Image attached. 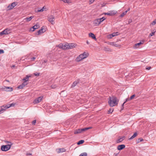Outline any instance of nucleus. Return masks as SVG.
Segmentation results:
<instances>
[{
	"label": "nucleus",
	"instance_id": "3c124183",
	"mask_svg": "<svg viewBox=\"0 0 156 156\" xmlns=\"http://www.w3.org/2000/svg\"><path fill=\"white\" fill-rule=\"evenodd\" d=\"M42 9L44 10H44L46 9V8L45 6H44Z\"/></svg>",
	"mask_w": 156,
	"mask_h": 156
},
{
	"label": "nucleus",
	"instance_id": "0e129e2a",
	"mask_svg": "<svg viewBox=\"0 0 156 156\" xmlns=\"http://www.w3.org/2000/svg\"><path fill=\"white\" fill-rule=\"evenodd\" d=\"M117 156V154H116L115 155V156Z\"/></svg>",
	"mask_w": 156,
	"mask_h": 156
},
{
	"label": "nucleus",
	"instance_id": "7ed1b4c3",
	"mask_svg": "<svg viewBox=\"0 0 156 156\" xmlns=\"http://www.w3.org/2000/svg\"><path fill=\"white\" fill-rule=\"evenodd\" d=\"M15 104L12 103L6 105H3L0 107V114L2 113L6 109L12 106H14Z\"/></svg>",
	"mask_w": 156,
	"mask_h": 156
},
{
	"label": "nucleus",
	"instance_id": "6e6552de",
	"mask_svg": "<svg viewBox=\"0 0 156 156\" xmlns=\"http://www.w3.org/2000/svg\"><path fill=\"white\" fill-rule=\"evenodd\" d=\"M108 44L114 46L116 47L120 48L121 47V45H120L117 44L115 42H108Z\"/></svg>",
	"mask_w": 156,
	"mask_h": 156
},
{
	"label": "nucleus",
	"instance_id": "338daca9",
	"mask_svg": "<svg viewBox=\"0 0 156 156\" xmlns=\"http://www.w3.org/2000/svg\"><path fill=\"white\" fill-rule=\"evenodd\" d=\"M135 47H136V46ZM135 48H136V47H135Z\"/></svg>",
	"mask_w": 156,
	"mask_h": 156
},
{
	"label": "nucleus",
	"instance_id": "de8ad7c7",
	"mask_svg": "<svg viewBox=\"0 0 156 156\" xmlns=\"http://www.w3.org/2000/svg\"><path fill=\"white\" fill-rule=\"evenodd\" d=\"M4 53L3 50L0 49V54L3 53Z\"/></svg>",
	"mask_w": 156,
	"mask_h": 156
},
{
	"label": "nucleus",
	"instance_id": "c85d7f7f",
	"mask_svg": "<svg viewBox=\"0 0 156 156\" xmlns=\"http://www.w3.org/2000/svg\"><path fill=\"white\" fill-rule=\"evenodd\" d=\"M144 41H142V42H140V43H137V44H135V45L136 46H139V45H140L141 44H143L144 42Z\"/></svg>",
	"mask_w": 156,
	"mask_h": 156
},
{
	"label": "nucleus",
	"instance_id": "49530a36",
	"mask_svg": "<svg viewBox=\"0 0 156 156\" xmlns=\"http://www.w3.org/2000/svg\"><path fill=\"white\" fill-rule=\"evenodd\" d=\"M105 15H109V16H111V14L110 12H107V13H105Z\"/></svg>",
	"mask_w": 156,
	"mask_h": 156
},
{
	"label": "nucleus",
	"instance_id": "f03ea898",
	"mask_svg": "<svg viewBox=\"0 0 156 156\" xmlns=\"http://www.w3.org/2000/svg\"><path fill=\"white\" fill-rule=\"evenodd\" d=\"M88 55V53L85 52H84L83 54H80L76 58V61L77 62H79L82 59L87 57Z\"/></svg>",
	"mask_w": 156,
	"mask_h": 156
},
{
	"label": "nucleus",
	"instance_id": "412c9836",
	"mask_svg": "<svg viewBox=\"0 0 156 156\" xmlns=\"http://www.w3.org/2000/svg\"><path fill=\"white\" fill-rule=\"evenodd\" d=\"M79 82V80H77L76 81L74 82L72 85V87H75Z\"/></svg>",
	"mask_w": 156,
	"mask_h": 156
},
{
	"label": "nucleus",
	"instance_id": "58836bf2",
	"mask_svg": "<svg viewBox=\"0 0 156 156\" xmlns=\"http://www.w3.org/2000/svg\"><path fill=\"white\" fill-rule=\"evenodd\" d=\"M135 94L133 95L130 97V98H129V100H131L133 99L135 97Z\"/></svg>",
	"mask_w": 156,
	"mask_h": 156
},
{
	"label": "nucleus",
	"instance_id": "ddd939ff",
	"mask_svg": "<svg viewBox=\"0 0 156 156\" xmlns=\"http://www.w3.org/2000/svg\"><path fill=\"white\" fill-rule=\"evenodd\" d=\"M93 23L96 26L98 25L99 24H100V23L99 21V19H96L94 20L93 22Z\"/></svg>",
	"mask_w": 156,
	"mask_h": 156
},
{
	"label": "nucleus",
	"instance_id": "4d7b16f0",
	"mask_svg": "<svg viewBox=\"0 0 156 156\" xmlns=\"http://www.w3.org/2000/svg\"><path fill=\"white\" fill-rule=\"evenodd\" d=\"M131 22H132V20L129 19V23H131Z\"/></svg>",
	"mask_w": 156,
	"mask_h": 156
},
{
	"label": "nucleus",
	"instance_id": "864d4df0",
	"mask_svg": "<svg viewBox=\"0 0 156 156\" xmlns=\"http://www.w3.org/2000/svg\"><path fill=\"white\" fill-rule=\"evenodd\" d=\"M35 59V58L34 57H33L31 58V60H33Z\"/></svg>",
	"mask_w": 156,
	"mask_h": 156
},
{
	"label": "nucleus",
	"instance_id": "680f3d73",
	"mask_svg": "<svg viewBox=\"0 0 156 156\" xmlns=\"http://www.w3.org/2000/svg\"><path fill=\"white\" fill-rule=\"evenodd\" d=\"M5 88H11V87H5Z\"/></svg>",
	"mask_w": 156,
	"mask_h": 156
},
{
	"label": "nucleus",
	"instance_id": "f257e3e1",
	"mask_svg": "<svg viewBox=\"0 0 156 156\" xmlns=\"http://www.w3.org/2000/svg\"><path fill=\"white\" fill-rule=\"evenodd\" d=\"M118 101L115 97L113 96L108 101L109 105L111 107L117 105L118 104Z\"/></svg>",
	"mask_w": 156,
	"mask_h": 156
},
{
	"label": "nucleus",
	"instance_id": "a211bd4d",
	"mask_svg": "<svg viewBox=\"0 0 156 156\" xmlns=\"http://www.w3.org/2000/svg\"><path fill=\"white\" fill-rule=\"evenodd\" d=\"M34 17V16H31L30 17L28 18L27 17L26 18L24 19V20H25L26 21L28 22L29 21H30L32 18H33Z\"/></svg>",
	"mask_w": 156,
	"mask_h": 156
},
{
	"label": "nucleus",
	"instance_id": "8fccbe9b",
	"mask_svg": "<svg viewBox=\"0 0 156 156\" xmlns=\"http://www.w3.org/2000/svg\"><path fill=\"white\" fill-rule=\"evenodd\" d=\"M151 67L150 66L148 67H147L146 68V69L147 70H150L151 69Z\"/></svg>",
	"mask_w": 156,
	"mask_h": 156
},
{
	"label": "nucleus",
	"instance_id": "f3484780",
	"mask_svg": "<svg viewBox=\"0 0 156 156\" xmlns=\"http://www.w3.org/2000/svg\"><path fill=\"white\" fill-rule=\"evenodd\" d=\"M89 36L92 37L93 39L96 40V38L95 35L92 33H90L89 34Z\"/></svg>",
	"mask_w": 156,
	"mask_h": 156
},
{
	"label": "nucleus",
	"instance_id": "2f4dec72",
	"mask_svg": "<svg viewBox=\"0 0 156 156\" xmlns=\"http://www.w3.org/2000/svg\"><path fill=\"white\" fill-rule=\"evenodd\" d=\"M99 19V21L101 23V22H102L104 20H105V18L104 17H103Z\"/></svg>",
	"mask_w": 156,
	"mask_h": 156
},
{
	"label": "nucleus",
	"instance_id": "a878e982",
	"mask_svg": "<svg viewBox=\"0 0 156 156\" xmlns=\"http://www.w3.org/2000/svg\"><path fill=\"white\" fill-rule=\"evenodd\" d=\"M137 135V133L136 132L133 135L130 137L129 138V139L130 140H132L135 138L136 136Z\"/></svg>",
	"mask_w": 156,
	"mask_h": 156
},
{
	"label": "nucleus",
	"instance_id": "20e7f679",
	"mask_svg": "<svg viewBox=\"0 0 156 156\" xmlns=\"http://www.w3.org/2000/svg\"><path fill=\"white\" fill-rule=\"evenodd\" d=\"M12 144L10 145L9 144L7 145H3L1 147V150L3 151H7L9 150L11 148V146Z\"/></svg>",
	"mask_w": 156,
	"mask_h": 156
},
{
	"label": "nucleus",
	"instance_id": "ea45409f",
	"mask_svg": "<svg viewBox=\"0 0 156 156\" xmlns=\"http://www.w3.org/2000/svg\"><path fill=\"white\" fill-rule=\"evenodd\" d=\"M156 24V19L151 23L152 25H154Z\"/></svg>",
	"mask_w": 156,
	"mask_h": 156
},
{
	"label": "nucleus",
	"instance_id": "4c0bfd02",
	"mask_svg": "<svg viewBox=\"0 0 156 156\" xmlns=\"http://www.w3.org/2000/svg\"><path fill=\"white\" fill-rule=\"evenodd\" d=\"M112 34L115 37L119 35V33L118 32H116L113 33Z\"/></svg>",
	"mask_w": 156,
	"mask_h": 156
},
{
	"label": "nucleus",
	"instance_id": "79ce46f5",
	"mask_svg": "<svg viewBox=\"0 0 156 156\" xmlns=\"http://www.w3.org/2000/svg\"><path fill=\"white\" fill-rule=\"evenodd\" d=\"M109 48H107L106 47H104V50L105 51H109Z\"/></svg>",
	"mask_w": 156,
	"mask_h": 156
},
{
	"label": "nucleus",
	"instance_id": "052dcab7",
	"mask_svg": "<svg viewBox=\"0 0 156 156\" xmlns=\"http://www.w3.org/2000/svg\"><path fill=\"white\" fill-rule=\"evenodd\" d=\"M86 43L87 44H89V42L87 41Z\"/></svg>",
	"mask_w": 156,
	"mask_h": 156
},
{
	"label": "nucleus",
	"instance_id": "603ef678",
	"mask_svg": "<svg viewBox=\"0 0 156 156\" xmlns=\"http://www.w3.org/2000/svg\"><path fill=\"white\" fill-rule=\"evenodd\" d=\"M32 155V154L30 153H28L27 154V155Z\"/></svg>",
	"mask_w": 156,
	"mask_h": 156
},
{
	"label": "nucleus",
	"instance_id": "2eb2a0df",
	"mask_svg": "<svg viewBox=\"0 0 156 156\" xmlns=\"http://www.w3.org/2000/svg\"><path fill=\"white\" fill-rule=\"evenodd\" d=\"M125 137L123 136L121 137H119V138L117 141V143H119L122 142L124 139Z\"/></svg>",
	"mask_w": 156,
	"mask_h": 156
},
{
	"label": "nucleus",
	"instance_id": "5701e85b",
	"mask_svg": "<svg viewBox=\"0 0 156 156\" xmlns=\"http://www.w3.org/2000/svg\"><path fill=\"white\" fill-rule=\"evenodd\" d=\"M43 27H42V28L41 29H40V30H39L38 31V32H38V35H40L42 33H43L44 32L43 31Z\"/></svg>",
	"mask_w": 156,
	"mask_h": 156
},
{
	"label": "nucleus",
	"instance_id": "f8f14e48",
	"mask_svg": "<svg viewBox=\"0 0 156 156\" xmlns=\"http://www.w3.org/2000/svg\"><path fill=\"white\" fill-rule=\"evenodd\" d=\"M125 147V146L124 144H122L119 145L118 146L117 148V149L119 150H121L123 149Z\"/></svg>",
	"mask_w": 156,
	"mask_h": 156
},
{
	"label": "nucleus",
	"instance_id": "393cba45",
	"mask_svg": "<svg viewBox=\"0 0 156 156\" xmlns=\"http://www.w3.org/2000/svg\"><path fill=\"white\" fill-rule=\"evenodd\" d=\"M91 127H86L81 129V132L85 131L89 129H91Z\"/></svg>",
	"mask_w": 156,
	"mask_h": 156
},
{
	"label": "nucleus",
	"instance_id": "5fc2aeb1",
	"mask_svg": "<svg viewBox=\"0 0 156 156\" xmlns=\"http://www.w3.org/2000/svg\"><path fill=\"white\" fill-rule=\"evenodd\" d=\"M130 10V8H128V9H127V10L125 12H126V13L128 11H129V10Z\"/></svg>",
	"mask_w": 156,
	"mask_h": 156
},
{
	"label": "nucleus",
	"instance_id": "423d86ee",
	"mask_svg": "<svg viewBox=\"0 0 156 156\" xmlns=\"http://www.w3.org/2000/svg\"><path fill=\"white\" fill-rule=\"evenodd\" d=\"M43 98V96L39 97L34 100L33 103L34 104L40 103L42 101Z\"/></svg>",
	"mask_w": 156,
	"mask_h": 156
},
{
	"label": "nucleus",
	"instance_id": "f704fd0d",
	"mask_svg": "<svg viewBox=\"0 0 156 156\" xmlns=\"http://www.w3.org/2000/svg\"><path fill=\"white\" fill-rule=\"evenodd\" d=\"M144 140L142 138H139L137 140V143H139L141 141H142Z\"/></svg>",
	"mask_w": 156,
	"mask_h": 156
},
{
	"label": "nucleus",
	"instance_id": "bb28decb",
	"mask_svg": "<svg viewBox=\"0 0 156 156\" xmlns=\"http://www.w3.org/2000/svg\"><path fill=\"white\" fill-rule=\"evenodd\" d=\"M110 13L111 14V15L112 16L113 15H115V14L117 12V11H110Z\"/></svg>",
	"mask_w": 156,
	"mask_h": 156
},
{
	"label": "nucleus",
	"instance_id": "69168bd1",
	"mask_svg": "<svg viewBox=\"0 0 156 156\" xmlns=\"http://www.w3.org/2000/svg\"><path fill=\"white\" fill-rule=\"evenodd\" d=\"M44 66H46V65L45 64H44Z\"/></svg>",
	"mask_w": 156,
	"mask_h": 156
},
{
	"label": "nucleus",
	"instance_id": "c756f323",
	"mask_svg": "<svg viewBox=\"0 0 156 156\" xmlns=\"http://www.w3.org/2000/svg\"><path fill=\"white\" fill-rule=\"evenodd\" d=\"M58 47L60 48H62L63 49V44H60L58 45Z\"/></svg>",
	"mask_w": 156,
	"mask_h": 156
},
{
	"label": "nucleus",
	"instance_id": "39448f33",
	"mask_svg": "<svg viewBox=\"0 0 156 156\" xmlns=\"http://www.w3.org/2000/svg\"><path fill=\"white\" fill-rule=\"evenodd\" d=\"M55 16H54L52 15H50L48 16V21L51 23L53 24H54V21H55Z\"/></svg>",
	"mask_w": 156,
	"mask_h": 156
},
{
	"label": "nucleus",
	"instance_id": "6e6d98bb",
	"mask_svg": "<svg viewBox=\"0 0 156 156\" xmlns=\"http://www.w3.org/2000/svg\"><path fill=\"white\" fill-rule=\"evenodd\" d=\"M47 62V60H44V62H43L42 64H43L44 63H46Z\"/></svg>",
	"mask_w": 156,
	"mask_h": 156
},
{
	"label": "nucleus",
	"instance_id": "a18cd8bd",
	"mask_svg": "<svg viewBox=\"0 0 156 156\" xmlns=\"http://www.w3.org/2000/svg\"><path fill=\"white\" fill-rule=\"evenodd\" d=\"M44 11V10H43V9H38L37 11V12H42Z\"/></svg>",
	"mask_w": 156,
	"mask_h": 156
},
{
	"label": "nucleus",
	"instance_id": "13d9d810",
	"mask_svg": "<svg viewBox=\"0 0 156 156\" xmlns=\"http://www.w3.org/2000/svg\"><path fill=\"white\" fill-rule=\"evenodd\" d=\"M6 142V143H10V144H11V142H9V141H5Z\"/></svg>",
	"mask_w": 156,
	"mask_h": 156
},
{
	"label": "nucleus",
	"instance_id": "c9c22d12",
	"mask_svg": "<svg viewBox=\"0 0 156 156\" xmlns=\"http://www.w3.org/2000/svg\"><path fill=\"white\" fill-rule=\"evenodd\" d=\"M114 37V35L113 34H110L108 36V38H109V39H111V38H112Z\"/></svg>",
	"mask_w": 156,
	"mask_h": 156
},
{
	"label": "nucleus",
	"instance_id": "9d476101",
	"mask_svg": "<svg viewBox=\"0 0 156 156\" xmlns=\"http://www.w3.org/2000/svg\"><path fill=\"white\" fill-rule=\"evenodd\" d=\"M57 152L58 153H59L61 152H65L66 150L65 149L62 148H59L56 150Z\"/></svg>",
	"mask_w": 156,
	"mask_h": 156
},
{
	"label": "nucleus",
	"instance_id": "09e8293b",
	"mask_svg": "<svg viewBox=\"0 0 156 156\" xmlns=\"http://www.w3.org/2000/svg\"><path fill=\"white\" fill-rule=\"evenodd\" d=\"M34 74L35 76H38L39 75L40 73H34Z\"/></svg>",
	"mask_w": 156,
	"mask_h": 156
},
{
	"label": "nucleus",
	"instance_id": "4be33fe9",
	"mask_svg": "<svg viewBox=\"0 0 156 156\" xmlns=\"http://www.w3.org/2000/svg\"><path fill=\"white\" fill-rule=\"evenodd\" d=\"M69 49L73 48L75 47L74 44L73 43L69 44Z\"/></svg>",
	"mask_w": 156,
	"mask_h": 156
},
{
	"label": "nucleus",
	"instance_id": "a19ab883",
	"mask_svg": "<svg viewBox=\"0 0 156 156\" xmlns=\"http://www.w3.org/2000/svg\"><path fill=\"white\" fill-rule=\"evenodd\" d=\"M128 99H126V101H125V102H124V103H123V104L122 105V109H121L122 110H123V108H124V107H123L124 105V104L126 102V101H127Z\"/></svg>",
	"mask_w": 156,
	"mask_h": 156
},
{
	"label": "nucleus",
	"instance_id": "37998d69",
	"mask_svg": "<svg viewBox=\"0 0 156 156\" xmlns=\"http://www.w3.org/2000/svg\"><path fill=\"white\" fill-rule=\"evenodd\" d=\"M95 0H90L89 4H92L94 1Z\"/></svg>",
	"mask_w": 156,
	"mask_h": 156
},
{
	"label": "nucleus",
	"instance_id": "0eeeda50",
	"mask_svg": "<svg viewBox=\"0 0 156 156\" xmlns=\"http://www.w3.org/2000/svg\"><path fill=\"white\" fill-rule=\"evenodd\" d=\"M10 30H9L7 29H6L2 32H0V35H2L3 34H10Z\"/></svg>",
	"mask_w": 156,
	"mask_h": 156
},
{
	"label": "nucleus",
	"instance_id": "dca6fc26",
	"mask_svg": "<svg viewBox=\"0 0 156 156\" xmlns=\"http://www.w3.org/2000/svg\"><path fill=\"white\" fill-rule=\"evenodd\" d=\"M39 27V25H35L31 28V30L32 31H33L35 30L38 28Z\"/></svg>",
	"mask_w": 156,
	"mask_h": 156
},
{
	"label": "nucleus",
	"instance_id": "e2e57ef3",
	"mask_svg": "<svg viewBox=\"0 0 156 156\" xmlns=\"http://www.w3.org/2000/svg\"><path fill=\"white\" fill-rule=\"evenodd\" d=\"M140 94V92H138V94Z\"/></svg>",
	"mask_w": 156,
	"mask_h": 156
},
{
	"label": "nucleus",
	"instance_id": "7c9ffc66",
	"mask_svg": "<svg viewBox=\"0 0 156 156\" xmlns=\"http://www.w3.org/2000/svg\"><path fill=\"white\" fill-rule=\"evenodd\" d=\"M79 156H87V154L86 152H83Z\"/></svg>",
	"mask_w": 156,
	"mask_h": 156
},
{
	"label": "nucleus",
	"instance_id": "e433bc0d",
	"mask_svg": "<svg viewBox=\"0 0 156 156\" xmlns=\"http://www.w3.org/2000/svg\"><path fill=\"white\" fill-rule=\"evenodd\" d=\"M113 111V109L110 108L108 111V114L110 113H112Z\"/></svg>",
	"mask_w": 156,
	"mask_h": 156
},
{
	"label": "nucleus",
	"instance_id": "473e14b6",
	"mask_svg": "<svg viewBox=\"0 0 156 156\" xmlns=\"http://www.w3.org/2000/svg\"><path fill=\"white\" fill-rule=\"evenodd\" d=\"M126 14V12H124L122 14H121L120 15V17H123Z\"/></svg>",
	"mask_w": 156,
	"mask_h": 156
},
{
	"label": "nucleus",
	"instance_id": "c03bdc74",
	"mask_svg": "<svg viewBox=\"0 0 156 156\" xmlns=\"http://www.w3.org/2000/svg\"><path fill=\"white\" fill-rule=\"evenodd\" d=\"M36 122V120H34L32 122V124L33 125H35V124Z\"/></svg>",
	"mask_w": 156,
	"mask_h": 156
},
{
	"label": "nucleus",
	"instance_id": "6ab92c4d",
	"mask_svg": "<svg viewBox=\"0 0 156 156\" xmlns=\"http://www.w3.org/2000/svg\"><path fill=\"white\" fill-rule=\"evenodd\" d=\"M69 44L68 43H66L63 44V49H69Z\"/></svg>",
	"mask_w": 156,
	"mask_h": 156
},
{
	"label": "nucleus",
	"instance_id": "aec40b11",
	"mask_svg": "<svg viewBox=\"0 0 156 156\" xmlns=\"http://www.w3.org/2000/svg\"><path fill=\"white\" fill-rule=\"evenodd\" d=\"M1 89H2L3 90H2L6 91L11 92L13 90V88H1Z\"/></svg>",
	"mask_w": 156,
	"mask_h": 156
},
{
	"label": "nucleus",
	"instance_id": "9b49d317",
	"mask_svg": "<svg viewBox=\"0 0 156 156\" xmlns=\"http://www.w3.org/2000/svg\"><path fill=\"white\" fill-rule=\"evenodd\" d=\"M27 82L24 81V82L21 84L20 85L17 87V88H23L25 87V85H27Z\"/></svg>",
	"mask_w": 156,
	"mask_h": 156
},
{
	"label": "nucleus",
	"instance_id": "72a5a7b5",
	"mask_svg": "<svg viewBox=\"0 0 156 156\" xmlns=\"http://www.w3.org/2000/svg\"><path fill=\"white\" fill-rule=\"evenodd\" d=\"M154 31V30H153V32L152 33H151L150 34V35H149V37H151L152 36L154 35V34L155 33V31Z\"/></svg>",
	"mask_w": 156,
	"mask_h": 156
},
{
	"label": "nucleus",
	"instance_id": "4468645a",
	"mask_svg": "<svg viewBox=\"0 0 156 156\" xmlns=\"http://www.w3.org/2000/svg\"><path fill=\"white\" fill-rule=\"evenodd\" d=\"M31 77V76L27 75L23 79L24 81L27 82L28 81L29 78Z\"/></svg>",
	"mask_w": 156,
	"mask_h": 156
},
{
	"label": "nucleus",
	"instance_id": "b1692460",
	"mask_svg": "<svg viewBox=\"0 0 156 156\" xmlns=\"http://www.w3.org/2000/svg\"><path fill=\"white\" fill-rule=\"evenodd\" d=\"M81 133V129H78L76 130L74 132V134H77Z\"/></svg>",
	"mask_w": 156,
	"mask_h": 156
},
{
	"label": "nucleus",
	"instance_id": "1a4fd4ad",
	"mask_svg": "<svg viewBox=\"0 0 156 156\" xmlns=\"http://www.w3.org/2000/svg\"><path fill=\"white\" fill-rule=\"evenodd\" d=\"M16 3L13 2L11 3L10 5H8L7 7V8L8 10H11L16 5Z\"/></svg>",
	"mask_w": 156,
	"mask_h": 156
},
{
	"label": "nucleus",
	"instance_id": "cd10ccee",
	"mask_svg": "<svg viewBox=\"0 0 156 156\" xmlns=\"http://www.w3.org/2000/svg\"><path fill=\"white\" fill-rule=\"evenodd\" d=\"M84 140H81L79 141V142H78L77 143V144L78 145H80V144H83L84 142Z\"/></svg>",
	"mask_w": 156,
	"mask_h": 156
},
{
	"label": "nucleus",
	"instance_id": "bf43d9fd",
	"mask_svg": "<svg viewBox=\"0 0 156 156\" xmlns=\"http://www.w3.org/2000/svg\"><path fill=\"white\" fill-rule=\"evenodd\" d=\"M15 66V65H12V66H11V67H12V68H13Z\"/></svg>",
	"mask_w": 156,
	"mask_h": 156
}]
</instances>
